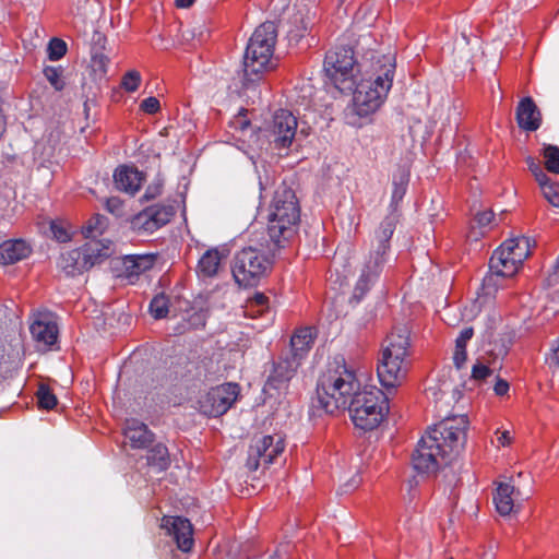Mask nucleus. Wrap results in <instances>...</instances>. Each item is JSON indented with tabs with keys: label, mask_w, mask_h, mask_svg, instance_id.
<instances>
[{
	"label": "nucleus",
	"mask_w": 559,
	"mask_h": 559,
	"mask_svg": "<svg viewBox=\"0 0 559 559\" xmlns=\"http://www.w3.org/2000/svg\"><path fill=\"white\" fill-rule=\"evenodd\" d=\"M333 373L321 377L317 384V397L312 407L325 414H333L343 408L348 409L354 425L365 431L373 430L389 412V399L374 386L360 390L355 373L348 370L345 359Z\"/></svg>",
	"instance_id": "obj_1"
},
{
	"label": "nucleus",
	"mask_w": 559,
	"mask_h": 559,
	"mask_svg": "<svg viewBox=\"0 0 559 559\" xmlns=\"http://www.w3.org/2000/svg\"><path fill=\"white\" fill-rule=\"evenodd\" d=\"M467 418L455 416L435 425L418 441L412 454L413 467L418 473H435L441 464L450 465L464 449Z\"/></svg>",
	"instance_id": "obj_2"
},
{
	"label": "nucleus",
	"mask_w": 559,
	"mask_h": 559,
	"mask_svg": "<svg viewBox=\"0 0 559 559\" xmlns=\"http://www.w3.org/2000/svg\"><path fill=\"white\" fill-rule=\"evenodd\" d=\"M408 180V174L404 170L393 177V191L389 206L390 213L383 218L374 231L369 259L366 261L354 288L353 299L357 302L362 299L366 293L376 283L384 267V264L386 263V253L390 250V240L394 234L400 217L397 213L399 203L403 200L406 193Z\"/></svg>",
	"instance_id": "obj_3"
},
{
	"label": "nucleus",
	"mask_w": 559,
	"mask_h": 559,
	"mask_svg": "<svg viewBox=\"0 0 559 559\" xmlns=\"http://www.w3.org/2000/svg\"><path fill=\"white\" fill-rule=\"evenodd\" d=\"M373 73L368 80H355L353 87L356 114L366 117L374 112L383 103L391 90L395 64L389 56H374L371 60Z\"/></svg>",
	"instance_id": "obj_4"
},
{
	"label": "nucleus",
	"mask_w": 559,
	"mask_h": 559,
	"mask_svg": "<svg viewBox=\"0 0 559 559\" xmlns=\"http://www.w3.org/2000/svg\"><path fill=\"white\" fill-rule=\"evenodd\" d=\"M300 221V209L295 191L278 187L270 205L266 234L275 249L284 248L294 237Z\"/></svg>",
	"instance_id": "obj_5"
},
{
	"label": "nucleus",
	"mask_w": 559,
	"mask_h": 559,
	"mask_svg": "<svg viewBox=\"0 0 559 559\" xmlns=\"http://www.w3.org/2000/svg\"><path fill=\"white\" fill-rule=\"evenodd\" d=\"M277 38V27L274 22L266 21L259 25L249 39L243 56V78L247 82L259 80L271 62Z\"/></svg>",
	"instance_id": "obj_6"
},
{
	"label": "nucleus",
	"mask_w": 559,
	"mask_h": 559,
	"mask_svg": "<svg viewBox=\"0 0 559 559\" xmlns=\"http://www.w3.org/2000/svg\"><path fill=\"white\" fill-rule=\"evenodd\" d=\"M280 249L274 243L267 245V251L260 247L249 246L238 251L233 260L231 272L236 283L242 287L258 285L266 276L272 266V258Z\"/></svg>",
	"instance_id": "obj_7"
},
{
	"label": "nucleus",
	"mask_w": 559,
	"mask_h": 559,
	"mask_svg": "<svg viewBox=\"0 0 559 559\" xmlns=\"http://www.w3.org/2000/svg\"><path fill=\"white\" fill-rule=\"evenodd\" d=\"M409 346L408 332L405 328L396 329L388 335L382 348V356L377 372L380 383L385 389H394L405 376L403 364Z\"/></svg>",
	"instance_id": "obj_8"
},
{
	"label": "nucleus",
	"mask_w": 559,
	"mask_h": 559,
	"mask_svg": "<svg viewBox=\"0 0 559 559\" xmlns=\"http://www.w3.org/2000/svg\"><path fill=\"white\" fill-rule=\"evenodd\" d=\"M112 246L108 239L90 240L80 248L62 253L58 264L68 276L82 274L108 259L114 253Z\"/></svg>",
	"instance_id": "obj_9"
},
{
	"label": "nucleus",
	"mask_w": 559,
	"mask_h": 559,
	"mask_svg": "<svg viewBox=\"0 0 559 559\" xmlns=\"http://www.w3.org/2000/svg\"><path fill=\"white\" fill-rule=\"evenodd\" d=\"M326 76L342 92L352 91L356 74L361 72L359 63L352 47L341 46L326 52L323 63Z\"/></svg>",
	"instance_id": "obj_10"
},
{
	"label": "nucleus",
	"mask_w": 559,
	"mask_h": 559,
	"mask_svg": "<svg viewBox=\"0 0 559 559\" xmlns=\"http://www.w3.org/2000/svg\"><path fill=\"white\" fill-rule=\"evenodd\" d=\"M238 394L239 385L233 382L211 388L199 397V411L207 417L222 416L236 402Z\"/></svg>",
	"instance_id": "obj_11"
},
{
	"label": "nucleus",
	"mask_w": 559,
	"mask_h": 559,
	"mask_svg": "<svg viewBox=\"0 0 559 559\" xmlns=\"http://www.w3.org/2000/svg\"><path fill=\"white\" fill-rule=\"evenodd\" d=\"M298 120L292 111L278 109L266 128V136L274 148H289L297 134Z\"/></svg>",
	"instance_id": "obj_12"
},
{
	"label": "nucleus",
	"mask_w": 559,
	"mask_h": 559,
	"mask_svg": "<svg viewBox=\"0 0 559 559\" xmlns=\"http://www.w3.org/2000/svg\"><path fill=\"white\" fill-rule=\"evenodd\" d=\"M284 451V440L280 436H263L255 439L249 447L246 466L249 471H257L261 463L269 467L275 457Z\"/></svg>",
	"instance_id": "obj_13"
},
{
	"label": "nucleus",
	"mask_w": 559,
	"mask_h": 559,
	"mask_svg": "<svg viewBox=\"0 0 559 559\" xmlns=\"http://www.w3.org/2000/svg\"><path fill=\"white\" fill-rule=\"evenodd\" d=\"M175 213L176 210L173 205L154 204L147 206L131 218V228L138 234H153L168 224Z\"/></svg>",
	"instance_id": "obj_14"
},
{
	"label": "nucleus",
	"mask_w": 559,
	"mask_h": 559,
	"mask_svg": "<svg viewBox=\"0 0 559 559\" xmlns=\"http://www.w3.org/2000/svg\"><path fill=\"white\" fill-rule=\"evenodd\" d=\"M299 366L297 358H290L288 355L272 361L263 392L272 396L273 391L277 393L286 391Z\"/></svg>",
	"instance_id": "obj_15"
},
{
	"label": "nucleus",
	"mask_w": 559,
	"mask_h": 559,
	"mask_svg": "<svg viewBox=\"0 0 559 559\" xmlns=\"http://www.w3.org/2000/svg\"><path fill=\"white\" fill-rule=\"evenodd\" d=\"M163 528L174 537L180 550L187 552L193 545L192 525L188 519L180 516H165L163 519Z\"/></svg>",
	"instance_id": "obj_16"
},
{
	"label": "nucleus",
	"mask_w": 559,
	"mask_h": 559,
	"mask_svg": "<svg viewBox=\"0 0 559 559\" xmlns=\"http://www.w3.org/2000/svg\"><path fill=\"white\" fill-rule=\"evenodd\" d=\"M516 121L525 131H536L542 124V114L532 97L522 98L516 107Z\"/></svg>",
	"instance_id": "obj_17"
},
{
	"label": "nucleus",
	"mask_w": 559,
	"mask_h": 559,
	"mask_svg": "<svg viewBox=\"0 0 559 559\" xmlns=\"http://www.w3.org/2000/svg\"><path fill=\"white\" fill-rule=\"evenodd\" d=\"M143 179L142 173L134 166L121 165L114 173L115 187L130 195L139 191Z\"/></svg>",
	"instance_id": "obj_18"
},
{
	"label": "nucleus",
	"mask_w": 559,
	"mask_h": 559,
	"mask_svg": "<svg viewBox=\"0 0 559 559\" xmlns=\"http://www.w3.org/2000/svg\"><path fill=\"white\" fill-rule=\"evenodd\" d=\"M31 252V246L23 239L5 240L0 245V264H15L28 258Z\"/></svg>",
	"instance_id": "obj_19"
},
{
	"label": "nucleus",
	"mask_w": 559,
	"mask_h": 559,
	"mask_svg": "<svg viewBox=\"0 0 559 559\" xmlns=\"http://www.w3.org/2000/svg\"><path fill=\"white\" fill-rule=\"evenodd\" d=\"M124 436L132 448L146 449L155 441V435L147 426L136 419L128 420L124 428Z\"/></svg>",
	"instance_id": "obj_20"
},
{
	"label": "nucleus",
	"mask_w": 559,
	"mask_h": 559,
	"mask_svg": "<svg viewBox=\"0 0 559 559\" xmlns=\"http://www.w3.org/2000/svg\"><path fill=\"white\" fill-rule=\"evenodd\" d=\"M521 265V262L515 261L514 257L509 255L501 248L493 252L489 261L491 274L502 277L513 276Z\"/></svg>",
	"instance_id": "obj_21"
},
{
	"label": "nucleus",
	"mask_w": 559,
	"mask_h": 559,
	"mask_svg": "<svg viewBox=\"0 0 559 559\" xmlns=\"http://www.w3.org/2000/svg\"><path fill=\"white\" fill-rule=\"evenodd\" d=\"M156 260L155 254H131L121 260L123 274L127 277L139 276L141 273L152 269Z\"/></svg>",
	"instance_id": "obj_22"
},
{
	"label": "nucleus",
	"mask_w": 559,
	"mask_h": 559,
	"mask_svg": "<svg viewBox=\"0 0 559 559\" xmlns=\"http://www.w3.org/2000/svg\"><path fill=\"white\" fill-rule=\"evenodd\" d=\"M31 334L35 341L45 346H51L58 338V326L52 321L35 320L29 326Z\"/></svg>",
	"instance_id": "obj_23"
},
{
	"label": "nucleus",
	"mask_w": 559,
	"mask_h": 559,
	"mask_svg": "<svg viewBox=\"0 0 559 559\" xmlns=\"http://www.w3.org/2000/svg\"><path fill=\"white\" fill-rule=\"evenodd\" d=\"M314 335L311 328L298 330L290 338V358H297L300 362L305 354L310 349Z\"/></svg>",
	"instance_id": "obj_24"
},
{
	"label": "nucleus",
	"mask_w": 559,
	"mask_h": 559,
	"mask_svg": "<svg viewBox=\"0 0 559 559\" xmlns=\"http://www.w3.org/2000/svg\"><path fill=\"white\" fill-rule=\"evenodd\" d=\"M146 454V463L157 472H164L170 466V456L167 447L162 442L150 445Z\"/></svg>",
	"instance_id": "obj_25"
},
{
	"label": "nucleus",
	"mask_w": 559,
	"mask_h": 559,
	"mask_svg": "<svg viewBox=\"0 0 559 559\" xmlns=\"http://www.w3.org/2000/svg\"><path fill=\"white\" fill-rule=\"evenodd\" d=\"M514 492V487L510 484L501 483L499 484L496 493L493 496V502L496 504V509L500 515H509L514 508L512 495Z\"/></svg>",
	"instance_id": "obj_26"
},
{
	"label": "nucleus",
	"mask_w": 559,
	"mask_h": 559,
	"mask_svg": "<svg viewBox=\"0 0 559 559\" xmlns=\"http://www.w3.org/2000/svg\"><path fill=\"white\" fill-rule=\"evenodd\" d=\"M221 264V254L217 249L206 250L198 263V274L203 277H213L217 274Z\"/></svg>",
	"instance_id": "obj_27"
},
{
	"label": "nucleus",
	"mask_w": 559,
	"mask_h": 559,
	"mask_svg": "<svg viewBox=\"0 0 559 559\" xmlns=\"http://www.w3.org/2000/svg\"><path fill=\"white\" fill-rule=\"evenodd\" d=\"M500 248L509 255L514 257L515 261L523 263L530 255V239L523 236L511 238L506 240Z\"/></svg>",
	"instance_id": "obj_28"
},
{
	"label": "nucleus",
	"mask_w": 559,
	"mask_h": 559,
	"mask_svg": "<svg viewBox=\"0 0 559 559\" xmlns=\"http://www.w3.org/2000/svg\"><path fill=\"white\" fill-rule=\"evenodd\" d=\"M207 318V311L200 308L194 309L191 308L190 310H187L185 314H182V321L179 326H177L175 330L178 333H183L186 330L189 329H200L205 325Z\"/></svg>",
	"instance_id": "obj_29"
},
{
	"label": "nucleus",
	"mask_w": 559,
	"mask_h": 559,
	"mask_svg": "<svg viewBox=\"0 0 559 559\" xmlns=\"http://www.w3.org/2000/svg\"><path fill=\"white\" fill-rule=\"evenodd\" d=\"M108 227V217L103 214H95L88 219L82 228V234L86 239L97 240Z\"/></svg>",
	"instance_id": "obj_30"
},
{
	"label": "nucleus",
	"mask_w": 559,
	"mask_h": 559,
	"mask_svg": "<svg viewBox=\"0 0 559 559\" xmlns=\"http://www.w3.org/2000/svg\"><path fill=\"white\" fill-rule=\"evenodd\" d=\"M493 370L489 368L481 360H477L472 368V374L467 382L463 383V386L467 390H474L477 384L486 382V380L492 377Z\"/></svg>",
	"instance_id": "obj_31"
},
{
	"label": "nucleus",
	"mask_w": 559,
	"mask_h": 559,
	"mask_svg": "<svg viewBox=\"0 0 559 559\" xmlns=\"http://www.w3.org/2000/svg\"><path fill=\"white\" fill-rule=\"evenodd\" d=\"M109 58L105 56L98 48L94 47L91 52L90 68L94 76V81H102L107 73Z\"/></svg>",
	"instance_id": "obj_32"
},
{
	"label": "nucleus",
	"mask_w": 559,
	"mask_h": 559,
	"mask_svg": "<svg viewBox=\"0 0 559 559\" xmlns=\"http://www.w3.org/2000/svg\"><path fill=\"white\" fill-rule=\"evenodd\" d=\"M169 307V297L165 293H158L150 301L148 312L155 320H162L168 316Z\"/></svg>",
	"instance_id": "obj_33"
},
{
	"label": "nucleus",
	"mask_w": 559,
	"mask_h": 559,
	"mask_svg": "<svg viewBox=\"0 0 559 559\" xmlns=\"http://www.w3.org/2000/svg\"><path fill=\"white\" fill-rule=\"evenodd\" d=\"M545 159V167L549 173L559 175V147L552 144H545L542 151Z\"/></svg>",
	"instance_id": "obj_34"
},
{
	"label": "nucleus",
	"mask_w": 559,
	"mask_h": 559,
	"mask_svg": "<svg viewBox=\"0 0 559 559\" xmlns=\"http://www.w3.org/2000/svg\"><path fill=\"white\" fill-rule=\"evenodd\" d=\"M515 338V331L512 329H507L500 334L499 340L495 342L493 350L496 352L497 356L504 357L508 353L510 347L512 346Z\"/></svg>",
	"instance_id": "obj_35"
},
{
	"label": "nucleus",
	"mask_w": 559,
	"mask_h": 559,
	"mask_svg": "<svg viewBox=\"0 0 559 559\" xmlns=\"http://www.w3.org/2000/svg\"><path fill=\"white\" fill-rule=\"evenodd\" d=\"M539 187L543 191L545 199L555 207H559V185L551 181L548 177L546 180L540 181Z\"/></svg>",
	"instance_id": "obj_36"
},
{
	"label": "nucleus",
	"mask_w": 559,
	"mask_h": 559,
	"mask_svg": "<svg viewBox=\"0 0 559 559\" xmlns=\"http://www.w3.org/2000/svg\"><path fill=\"white\" fill-rule=\"evenodd\" d=\"M36 396L37 404L43 409H52L58 403L56 395L46 384L39 385Z\"/></svg>",
	"instance_id": "obj_37"
},
{
	"label": "nucleus",
	"mask_w": 559,
	"mask_h": 559,
	"mask_svg": "<svg viewBox=\"0 0 559 559\" xmlns=\"http://www.w3.org/2000/svg\"><path fill=\"white\" fill-rule=\"evenodd\" d=\"M67 49L64 40L56 37L51 38L47 48L49 60L57 61L61 59L67 53Z\"/></svg>",
	"instance_id": "obj_38"
},
{
	"label": "nucleus",
	"mask_w": 559,
	"mask_h": 559,
	"mask_svg": "<svg viewBox=\"0 0 559 559\" xmlns=\"http://www.w3.org/2000/svg\"><path fill=\"white\" fill-rule=\"evenodd\" d=\"M62 72L63 69L61 67H46L44 69L45 78L56 91H61L64 87V82L61 80Z\"/></svg>",
	"instance_id": "obj_39"
},
{
	"label": "nucleus",
	"mask_w": 559,
	"mask_h": 559,
	"mask_svg": "<svg viewBox=\"0 0 559 559\" xmlns=\"http://www.w3.org/2000/svg\"><path fill=\"white\" fill-rule=\"evenodd\" d=\"M141 82V75L138 71L131 70L128 71L121 81V87L126 90L127 92H135L140 85Z\"/></svg>",
	"instance_id": "obj_40"
},
{
	"label": "nucleus",
	"mask_w": 559,
	"mask_h": 559,
	"mask_svg": "<svg viewBox=\"0 0 559 559\" xmlns=\"http://www.w3.org/2000/svg\"><path fill=\"white\" fill-rule=\"evenodd\" d=\"M526 164H527L530 171L534 175V177L538 183L543 180H546V178H548V176L542 169L539 163L534 157L528 156L526 158Z\"/></svg>",
	"instance_id": "obj_41"
},
{
	"label": "nucleus",
	"mask_w": 559,
	"mask_h": 559,
	"mask_svg": "<svg viewBox=\"0 0 559 559\" xmlns=\"http://www.w3.org/2000/svg\"><path fill=\"white\" fill-rule=\"evenodd\" d=\"M50 231L52 237L59 242H67L70 240V234L68 230L57 222L50 223Z\"/></svg>",
	"instance_id": "obj_42"
},
{
	"label": "nucleus",
	"mask_w": 559,
	"mask_h": 559,
	"mask_svg": "<svg viewBox=\"0 0 559 559\" xmlns=\"http://www.w3.org/2000/svg\"><path fill=\"white\" fill-rule=\"evenodd\" d=\"M140 108L150 115L157 112L160 108L159 100L156 97H147L142 100Z\"/></svg>",
	"instance_id": "obj_43"
},
{
	"label": "nucleus",
	"mask_w": 559,
	"mask_h": 559,
	"mask_svg": "<svg viewBox=\"0 0 559 559\" xmlns=\"http://www.w3.org/2000/svg\"><path fill=\"white\" fill-rule=\"evenodd\" d=\"M495 218V213L491 210L478 212L475 215V222L479 227H487Z\"/></svg>",
	"instance_id": "obj_44"
},
{
	"label": "nucleus",
	"mask_w": 559,
	"mask_h": 559,
	"mask_svg": "<svg viewBox=\"0 0 559 559\" xmlns=\"http://www.w3.org/2000/svg\"><path fill=\"white\" fill-rule=\"evenodd\" d=\"M474 330L473 328H465L461 331L459 337L455 341V346L457 348H466L467 342L473 337Z\"/></svg>",
	"instance_id": "obj_45"
},
{
	"label": "nucleus",
	"mask_w": 559,
	"mask_h": 559,
	"mask_svg": "<svg viewBox=\"0 0 559 559\" xmlns=\"http://www.w3.org/2000/svg\"><path fill=\"white\" fill-rule=\"evenodd\" d=\"M106 209L111 214H114L116 216H120L121 212H122V202L119 198H115V197L109 198L106 201Z\"/></svg>",
	"instance_id": "obj_46"
},
{
	"label": "nucleus",
	"mask_w": 559,
	"mask_h": 559,
	"mask_svg": "<svg viewBox=\"0 0 559 559\" xmlns=\"http://www.w3.org/2000/svg\"><path fill=\"white\" fill-rule=\"evenodd\" d=\"M162 187H163V185H162L160 181H157V182H154V183L150 185L146 188L145 193H144L142 199H144L146 201L155 199L157 195L160 194Z\"/></svg>",
	"instance_id": "obj_47"
},
{
	"label": "nucleus",
	"mask_w": 559,
	"mask_h": 559,
	"mask_svg": "<svg viewBox=\"0 0 559 559\" xmlns=\"http://www.w3.org/2000/svg\"><path fill=\"white\" fill-rule=\"evenodd\" d=\"M495 380H496V382L493 385V391H495L496 395H498V396L506 395L510 389L509 382L504 379L499 378L498 376L495 377Z\"/></svg>",
	"instance_id": "obj_48"
},
{
	"label": "nucleus",
	"mask_w": 559,
	"mask_h": 559,
	"mask_svg": "<svg viewBox=\"0 0 559 559\" xmlns=\"http://www.w3.org/2000/svg\"><path fill=\"white\" fill-rule=\"evenodd\" d=\"M467 354L466 348H457L455 346L454 355H453V362L457 369H460L465 360H466Z\"/></svg>",
	"instance_id": "obj_49"
},
{
	"label": "nucleus",
	"mask_w": 559,
	"mask_h": 559,
	"mask_svg": "<svg viewBox=\"0 0 559 559\" xmlns=\"http://www.w3.org/2000/svg\"><path fill=\"white\" fill-rule=\"evenodd\" d=\"M360 483H361V477L358 474H356L346 484H344L342 486V490H343V492H348L350 490H354L355 488H357L359 486Z\"/></svg>",
	"instance_id": "obj_50"
},
{
	"label": "nucleus",
	"mask_w": 559,
	"mask_h": 559,
	"mask_svg": "<svg viewBox=\"0 0 559 559\" xmlns=\"http://www.w3.org/2000/svg\"><path fill=\"white\" fill-rule=\"evenodd\" d=\"M267 305V297L261 293H257L252 298H251V306H257V307H260V308H265Z\"/></svg>",
	"instance_id": "obj_51"
},
{
	"label": "nucleus",
	"mask_w": 559,
	"mask_h": 559,
	"mask_svg": "<svg viewBox=\"0 0 559 559\" xmlns=\"http://www.w3.org/2000/svg\"><path fill=\"white\" fill-rule=\"evenodd\" d=\"M246 110L242 109L240 115L238 117H236V120H235V126L241 130H245L246 128H248L250 126V121L246 118V115L242 114L245 112Z\"/></svg>",
	"instance_id": "obj_52"
},
{
	"label": "nucleus",
	"mask_w": 559,
	"mask_h": 559,
	"mask_svg": "<svg viewBox=\"0 0 559 559\" xmlns=\"http://www.w3.org/2000/svg\"><path fill=\"white\" fill-rule=\"evenodd\" d=\"M550 361L559 367V338L551 348Z\"/></svg>",
	"instance_id": "obj_53"
},
{
	"label": "nucleus",
	"mask_w": 559,
	"mask_h": 559,
	"mask_svg": "<svg viewBox=\"0 0 559 559\" xmlns=\"http://www.w3.org/2000/svg\"><path fill=\"white\" fill-rule=\"evenodd\" d=\"M498 442L502 445H507L511 442L510 431L506 430L498 437Z\"/></svg>",
	"instance_id": "obj_54"
},
{
	"label": "nucleus",
	"mask_w": 559,
	"mask_h": 559,
	"mask_svg": "<svg viewBox=\"0 0 559 559\" xmlns=\"http://www.w3.org/2000/svg\"><path fill=\"white\" fill-rule=\"evenodd\" d=\"M195 0H176L178 8H189L194 3Z\"/></svg>",
	"instance_id": "obj_55"
},
{
	"label": "nucleus",
	"mask_w": 559,
	"mask_h": 559,
	"mask_svg": "<svg viewBox=\"0 0 559 559\" xmlns=\"http://www.w3.org/2000/svg\"><path fill=\"white\" fill-rule=\"evenodd\" d=\"M88 110H90L88 100H86L84 103V112H85L86 117L88 116Z\"/></svg>",
	"instance_id": "obj_56"
},
{
	"label": "nucleus",
	"mask_w": 559,
	"mask_h": 559,
	"mask_svg": "<svg viewBox=\"0 0 559 559\" xmlns=\"http://www.w3.org/2000/svg\"><path fill=\"white\" fill-rule=\"evenodd\" d=\"M104 38L102 37V35L98 34V39H97V43H100Z\"/></svg>",
	"instance_id": "obj_57"
},
{
	"label": "nucleus",
	"mask_w": 559,
	"mask_h": 559,
	"mask_svg": "<svg viewBox=\"0 0 559 559\" xmlns=\"http://www.w3.org/2000/svg\"><path fill=\"white\" fill-rule=\"evenodd\" d=\"M486 559H492V556L490 554H486Z\"/></svg>",
	"instance_id": "obj_58"
},
{
	"label": "nucleus",
	"mask_w": 559,
	"mask_h": 559,
	"mask_svg": "<svg viewBox=\"0 0 559 559\" xmlns=\"http://www.w3.org/2000/svg\"><path fill=\"white\" fill-rule=\"evenodd\" d=\"M491 280H492V275L490 277L485 278L486 282H490Z\"/></svg>",
	"instance_id": "obj_59"
}]
</instances>
